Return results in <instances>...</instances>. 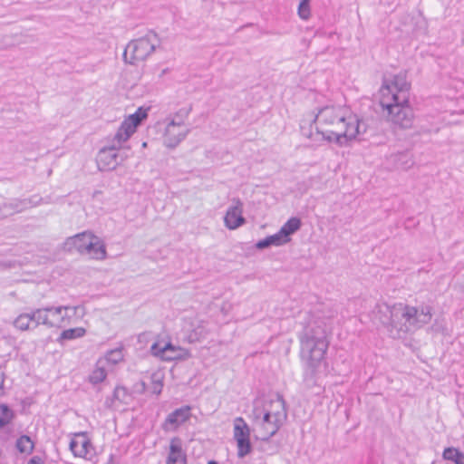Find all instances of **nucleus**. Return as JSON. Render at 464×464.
<instances>
[{
  "label": "nucleus",
  "instance_id": "obj_6",
  "mask_svg": "<svg viewBox=\"0 0 464 464\" xmlns=\"http://www.w3.org/2000/svg\"><path fill=\"white\" fill-rule=\"evenodd\" d=\"M382 107L387 111V118L394 126L400 129H410L413 125L414 111L408 102H381Z\"/></svg>",
  "mask_w": 464,
  "mask_h": 464
},
{
  "label": "nucleus",
  "instance_id": "obj_18",
  "mask_svg": "<svg viewBox=\"0 0 464 464\" xmlns=\"http://www.w3.org/2000/svg\"><path fill=\"white\" fill-rule=\"evenodd\" d=\"M343 115V110L340 107L325 106L319 110L313 123L318 122L320 125L324 124L332 128L338 121H342Z\"/></svg>",
  "mask_w": 464,
  "mask_h": 464
},
{
  "label": "nucleus",
  "instance_id": "obj_5",
  "mask_svg": "<svg viewBox=\"0 0 464 464\" xmlns=\"http://www.w3.org/2000/svg\"><path fill=\"white\" fill-rule=\"evenodd\" d=\"M410 89L411 84L403 72L393 75L392 79L384 78L381 88V102H408Z\"/></svg>",
  "mask_w": 464,
  "mask_h": 464
},
{
  "label": "nucleus",
  "instance_id": "obj_10",
  "mask_svg": "<svg viewBox=\"0 0 464 464\" xmlns=\"http://www.w3.org/2000/svg\"><path fill=\"white\" fill-rule=\"evenodd\" d=\"M118 150L114 145L107 144L99 150L96 162L101 171L113 170L120 164L122 157L120 156Z\"/></svg>",
  "mask_w": 464,
  "mask_h": 464
},
{
  "label": "nucleus",
  "instance_id": "obj_32",
  "mask_svg": "<svg viewBox=\"0 0 464 464\" xmlns=\"http://www.w3.org/2000/svg\"><path fill=\"white\" fill-rule=\"evenodd\" d=\"M442 457L444 459L450 460L454 464H464V453L459 449L449 447L443 450Z\"/></svg>",
  "mask_w": 464,
  "mask_h": 464
},
{
  "label": "nucleus",
  "instance_id": "obj_26",
  "mask_svg": "<svg viewBox=\"0 0 464 464\" xmlns=\"http://www.w3.org/2000/svg\"><path fill=\"white\" fill-rule=\"evenodd\" d=\"M149 108L145 109L143 107L138 108V110L130 114L123 123L127 125V129H130L134 132L136 131L137 127L148 117Z\"/></svg>",
  "mask_w": 464,
  "mask_h": 464
},
{
  "label": "nucleus",
  "instance_id": "obj_41",
  "mask_svg": "<svg viewBox=\"0 0 464 464\" xmlns=\"http://www.w3.org/2000/svg\"><path fill=\"white\" fill-rule=\"evenodd\" d=\"M357 123L360 124V129H359V132H358V136H359L361 134H363L366 131V124H365V122H363L362 121H360L356 117V124Z\"/></svg>",
  "mask_w": 464,
  "mask_h": 464
},
{
  "label": "nucleus",
  "instance_id": "obj_9",
  "mask_svg": "<svg viewBox=\"0 0 464 464\" xmlns=\"http://www.w3.org/2000/svg\"><path fill=\"white\" fill-rule=\"evenodd\" d=\"M43 201V198L34 195L27 198H14L9 202L4 203L0 207V218L12 216L15 213H21L28 208L38 206Z\"/></svg>",
  "mask_w": 464,
  "mask_h": 464
},
{
  "label": "nucleus",
  "instance_id": "obj_37",
  "mask_svg": "<svg viewBox=\"0 0 464 464\" xmlns=\"http://www.w3.org/2000/svg\"><path fill=\"white\" fill-rule=\"evenodd\" d=\"M297 14L302 20H308L311 16V9H310V0H301L298 8Z\"/></svg>",
  "mask_w": 464,
  "mask_h": 464
},
{
  "label": "nucleus",
  "instance_id": "obj_7",
  "mask_svg": "<svg viewBox=\"0 0 464 464\" xmlns=\"http://www.w3.org/2000/svg\"><path fill=\"white\" fill-rule=\"evenodd\" d=\"M264 412H269L270 416L285 420L287 418V412L285 401L283 397L276 394L275 398L256 401L251 413L252 419L260 420L261 413Z\"/></svg>",
  "mask_w": 464,
  "mask_h": 464
},
{
  "label": "nucleus",
  "instance_id": "obj_1",
  "mask_svg": "<svg viewBox=\"0 0 464 464\" xmlns=\"http://www.w3.org/2000/svg\"><path fill=\"white\" fill-rule=\"evenodd\" d=\"M300 344L304 382L308 388L317 386L319 370L329 346L325 330L321 326H307L300 335Z\"/></svg>",
  "mask_w": 464,
  "mask_h": 464
},
{
  "label": "nucleus",
  "instance_id": "obj_43",
  "mask_svg": "<svg viewBox=\"0 0 464 464\" xmlns=\"http://www.w3.org/2000/svg\"><path fill=\"white\" fill-rule=\"evenodd\" d=\"M4 387V373L0 372V389Z\"/></svg>",
  "mask_w": 464,
  "mask_h": 464
},
{
  "label": "nucleus",
  "instance_id": "obj_27",
  "mask_svg": "<svg viewBox=\"0 0 464 464\" xmlns=\"http://www.w3.org/2000/svg\"><path fill=\"white\" fill-rule=\"evenodd\" d=\"M285 240H284L281 235L277 232L274 235L268 236L264 239L259 240L256 244V247L257 249H265L270 247L272 246H280L285 245Z\"/></svg>",
  "mask_w": 464,
  "mask_h": 464
},
{
  "label": "nucleus",
  "instance_id": "obj_33",
  "mask_svg": "<svg viewBox=\"0 0 464 464\" xmlns=\"http://www.w3.org/2000/svg\"><path fill=\"white\" fill-rule=\"evenodd\" d=\"M14 418L15 412L7 404H0V430L10 424Z\"/></svg>",
  "mask_w": 464,
  "mask_h": 464
},
{
  "label": "nucleus",
  "instance_id": "obj_40",
  "mask_svg": "<svg viewBox=\"0 0 464 464\" xmlns=\"http://www.w3.org/2000/svg\"><path fill=\"white\" fill-rule=\"evenodd\" d=\"M202 334H203V329L202 328L195 329L188 335V339H189L190 342L198 341L199 339V336L202 335Z\"/></svg>",
  "mask_w": 464,
  "mask_h": 464
},
{
  "label": "nucleus",
  "instance_id": "obj_46",
  "mask_svg": "<svg viewBox=\"0 0 464 464\" xmlns=\"http://www.w3.org/2000/svg\"><path fill=\"white\" fill-rule=\"evenodd\" d=\"M100 193H101L100 191H95L93 196L95 197L97 194H100Z\"/></svg>",
  "mask_w": 464,
  "mask_h": 464
},
{
  "label": "nucleus",
  "instance_id": "obj_3",
  "mask_svg": "<svg viewBox=\"0 0 464 464\" xmlns=\"http://www.w3.org/2000/svg\"><path fill=\"white\" fill-rule=\"evenodd\" d=\"M316 132L323 136V140L334 142L339 146H346L349 141L358 137L360 124H356V116H342V121L336 122L335 126L324 129L316 126Z\"/></svg>",
  "mask_w": 464,
  "mask_h": 464
},
{
  "label": "nucleus",
  "instance_id": "obj_21",
  "mask_svg": "<svg viewBox=\"0 0 464 464\" xmlns=\"http://www.w3.org/2000/svg\"><path fill=\"white\" fill-rule=\"evenodd\" d=\"M167 464H187V455L182 450V440L179 437H174L170 440Z\"/></svg>",
  "mask_w": 464,
  "mask_h": 464
},
{
  "label": "nucleus",
  "instance_id": "obj_4",
  "mask_svg": "<svg viewBox=\"0 0 464 464\" xmlns=\"http://www.w3.org/2000/svg\"><path fill=\"white\" fill-rule=\"evenodd\" d=\"M160 41L158 34L150 31L144 36L131 40L123 52L125 63L136 64L145 61L160 46Z\"/></svg>",
  "mask_w": 464,
  "mask_h": 464
},
{
  "label": "nucleus",
  "instance_id": "obj_38",
  "mask_svg": "<svg viewBox=\"0 0 464 464\" xmlns=\"http://www.w3.org/2000/svg\"><path fill=\"white\" fill-rule=\"evenodd\" d=\"M106 360L109 362H111L113 364H115L118 362L121 361L122 360L121 350L116 349V350H111V351L108 352L107 354H106Z\"/></svg>",
  "mask_w": 464,
  "mask_h": 464
},
{
  "label": "nucleus",
  "instance_id": "obj_2",
  "mask_svg": "<svg viewBox=\"0 0 464 464\" xmlns=\"http://www.w3.org/2000/svg\"><path fill=\"white\" fill-rule=\"evenodd\" d=\"M432 318V307L430 304L411 306L402 303L395 304V321L391 337L403 338L407 334L420 329Z\"/></svg>",
  "mask_w": 464,
  "mask_h": 464
},
{
  "label": "nucleus",
  "instance_id": "obj_13",
  "mask_svg": "<svg viewBox=\"0 0 464 464\" xmlns=\"http://www.w3.org/2000/svg\"><path fill=\"white\" fill-rule=\"evenodd\" d=\"M372 313L374 319L378 320L391 335L395 321V304L392 305L386 303L377 304Z\"/></svg>",
  "mask_w": 464,
  "mask_h": 464
},
{
  "label": "nucleus",
  "instance_id": "obj_44",
  "mask_svg": "<svg viewBox=\"0 0 464 464\" xmlns=\"http://www.w3.org/2000/svg\"><path fill=\"white\" fill-rule=\"evenodd\" d=\"M208 464H218L216 460H209Z\"/></svg>",
  "mask_w": 464,
  "mask_h": 464
},
{
  "label": "nucleus",
  "instance_id": "obj_8",
  "mask_svg": "<svg viewBox=\"0 0 464 464\" xmlns=\"http://www.w3.org/2000/svg\"><path fill=\"white\" fill-rule=\"evenodd\" d=\"M234 439L237 445L238 458H244L251 452L250 429L242 417H237L235 420Z\"/></svg>",
  "mask_w": 464,
  "mask_h": 464
},
{
  "label": "nucleus",
  "instance_id": "obj_17",
  "mask_svg": "<svg viewBox=\"0 0 464 464\" xmlns=\"http://www.w3.org/2000/svg\"><path fill=\"white\" fill-rule=\"evenodd\" d=\"M76 436H82L83 440L81 442L76 440H72L69 445L71 451L75 457L92 460V457L95 455V450L91 440L86 437L85 432H79Z\"/></svg>",
  "mask_w": 464,
  "mask_h": 464
},
{
  "label": "nucleus",
  "instance_id": "obj_22",
  "mask_svg": "<svg viewBox=\"0 0 464 464\" xmlns=\"http://www.w3.org/2000/svg\"><path fill=\"white\" fill-rule=\"evenodd\" d=\"M31 316L33 320V327L37 328L40 324H44L48 328H53L57 325V322L51 320L46 307L37 308L31 311Z\"/></svg>",
  "mask_w": 464,
  "mask_h": 464
},
{
  "label": "nucleus",
  "instance_id": "obj_31",
  "mask_svg": "<svg viewBox=\"0 0 464 464\" xmlns=\"http://www.w3.org/2000/svg\"><path fill=\"white\" fill-rule=\"evenodd\" d=\"M31 312L21 314L14 321V325L21 331L34 330Z\"/></svg>",
  "mask_w": 464,
  "mask_h": 464
},
{
  "label": "nucleus",
  "instance_id": "obj_15",
  "mask_svg": "<svg viewBox=\"0 0 464 464\" xmlns=\"http://www.w3.org/2000/svg\"><path fill=\"white\" fill-rule=\"evenodd\" d=\"M234 205L230 206L225 215V226L228 229H237L246 223L245 218L242 216L243 204L239 198H233Z\"/></svg>",
  "mask_w": 464,
  "mask_h": 464
},
{
  "label": "nucleus",
  "instance_id": "obj_47",
  "mask_svg": "<svg viewBox=\"0 0 464 464\" xmlns=\"http://www.w3.org/2000/svg\"><path fill=\"white\" fill-rule=\"evenodd\" d=\"M146 146H147V142H143L142 147H146Z\"/></svg>",
  "mask_w": 464,
  "mask_h": 464
},
{
  "label": "nucleus",
  "instance_id": "obj_23",
  "mask_svg": "<svg viewBox=\"0 0 464 464\" xmlns=\"http://www.w3.org/2000/svg\"><path fill=\"white\" fill-rule=\"evenodd\" d=\"M302 221L299 218H290L279 229L278 233L285 243L291 241V236L301 228Z\"/></svg>",
  "mask_w": 464,
  "mask_h": 464
},
{
  "label": "nucleus",
  "instance_id": "obj_28",
  "mask_svg": "<svg viewBox=\"0 0 464 464\" xmlns=\"http://www.w3.org/2000/svg\"><path fill=\"white\" fill-rule=\"evenodd\" d=\"M86 334V330L83 327H75L63 330L60 336L57 338V342L61 344L63 343V341L67 340H74L77 338L83 337Z\"/></svg>",
  "mask_w": 464,
  "mask_h": 464
},
{
  "label": "nucleus",
  "instance_id": "obj_12",
  "mask_svg": "<svg viewBox=\"0 0 464 464\" xmlns=\"http://www.w3.org/2000/svg\"><path fill=\"white\" fill-rule=\"evenodd\" d=\"M260 425L262 441H268L271 437L276 434L285 420L270 416L269 412L261 413L260 420H253Z\"/></svg>",
  "mask_w": 464,
  "mask_h": 464
},
{
  "label": "nucleus",
  "instance_id": "obj_39",
  "mask_svg": "<svg viewBox=\"0 0 464 464\" xmlns=\"http://www.w3.org/2000/svg\"><path fill=\"white\" fill-rule=\"evenodd\" d=\"M163 383L160 380H152L151 392L159 395L161 393Z\"/></svg>",
  "mask_w": 464,
  "mask_h": 464
},
{
  "label": "nucleus",
  "instance_id": "obj_30",
  "mask_svg": "<svg viewBox=\"0 0 464 464\" xmlns=\"http://www.w3.org/2000/svg\"><path fill=\"white\" fill-rule=\"evenodd\" d=\"M130 397L128 390L123 386H116L111 398H107L105 404L111 407L114 401H119L123 403H127V399Z\"/></svg>",
  "mask_w": 464,
  "mask_h": 464
},
{
  "label": "nucleus",
  "instance_id": "obj_14",
  "mask_svg": "<svg viewBox=\"0 0 464 464\" xmlns=\"http://www.w3.org/2000/svg\"><path fill=\"white\" fill-rule=\"evenodd\" d=\"M181 352L180 347L173 345L170 342L165 343L163 345L160 342H155L150 346L151 354L164 361L181 359Z\"/></svg>",
  "mask_w": 464,
  "mask_h": 464
},
{
  "label": "nucleus",
  "instance_id": "obj_24",
  "mask_svg": "<svg viewBox=\"0 0 464 464\" xmlns=\"http://www.w3.org/2000/svg\"><path fill=\"white\" fill-rule=\"evenodd\" d=\"M133 133L134 131L127 129V125L122 122L111 140H108V145H114L116 149H120L122 143L127 141Z\"/></svg>",
  "mask_w": 464,
  "mask_h": 464
},
{
  "label": "nucleus",
  "instance_id": "obj_19",
  "mask_svg": "<svg viewBox=\"0 0 464 464\" xmlns=\"http://www.w3.org/2000/svg\"><path fill=\"white\" fill-rule=\"evenodd\" d=\"M178 126H170L168 122L165 134H164V145L169 149L176 148L189 133L190 130L186 129L184 130H177Z\"/></svg>",
  "mask_w": 464,
  "mask_h": 464
},
{
  "label": "nucleus",
  "instance_id": "obj_45",
  "mask_svg": "<svg viewBox=\"0 0 464 464\" xmlns=\"http://www.w3.org/2000/svg\"><path fill=\"white\" fill-rule=\"evenodd\" d=\"M141 385H142L143 390H145L146 384L144 382H141Z\"/></svg>",
  "mask_w": 464,
  "mask_h": 464
},
{
  "label": "nucleus",
  "instance_id": "obj_16",
  "mask_svg": "<svg viewBox=\"0 0 464 464\" xmlns=\"http://www.w3.org/2000/svg\"><path fill=\"white\" fill-rule=\"evenodd\" d=\"M190 410L189 406H183L170 412L161 425L162 430L165 431L177 430L190 418Z\"/></svg>",
  "mask_w": 464,
  "mask_h": 464
},
{
  "label": "nucleus",
  "instance_id": "obj_42",
  "mask_svg": "<svg viewBox=\"0 0 464 464\" xmlns=\"http://www.w3.org/2000/svg\"><path fill=\"white\" fill-rule=\"evenodd\" d=\"M27 464H44V461L40 457L34 456L32 459L28 460Z\"/></svg>",
  "mask_w": 464,
  "mask_h": 464
},
{
  "label": "nucleus",
  "instance_id": "obj_35",
  "mask_svg": "<svg viewBox=\"0 0 464 464\" xmlns=\"http://www.w3.org/2000/svg\"><path fill=\"white\" fill-rule=\"evenodd\" d=\"M86 254L92 255L96 259L102 260L106 257L105 246L96 237V239L93 240V247L87 250Z\"/></svg>",
  "mask_w": 464,
  "mask_h": 464
},
{
  "label": "nucleus",
  "instance_id": "obj_34",
  "mask_svg": "<svg viewBox=\"0 0 464 464\" xmlns=\"http://www.w3.org/2000/svg\"><path fill=\"white\" fill-rule=\"evenodd\" d=\"M191 110V106L179 109L169 121V123H170V126H183L184 121L188 117Z\"/></svg>",
  "mask_w": 464,
  "mask_h": 464
},
{
  "label": "nucleus",
  "instance_id": "obj_20",
  "mask_svg": "<svg viewBox=\"0 0 464 464\" xmlns=\"http://www.w3.org/2000/svg\"><path fill=\"white\" fill-rule=\"evenodd\" d=\"M388 160L396 169L407 170L414 165L413 154L409 150L392 154Z\"/></svg>",
  "mask_w": 464,
  "mask_h": 464
},
{
  "label": "nucleus",
  "instance_id": "obj_25",
  "mask_svg": "<svg viewBox=\"0 0 464 464\" xmlns=\"http://www.w3.org/2000/svg\"><path fill=\"white\" fill-rule=\"evenodd\" d=\"M46 312L48 313V315L51 320H53L54 322H57V325L55 327H62L63 324L64 323L65 319L69 316L67 314H62L63 311H67L69 309H73L74 311L77 309V307H71L68 305H60V306H45Z\"/></svg>",
  "mask_w": 464,
  "mask_h": 464
},
{
  "label": "nucleus",
  "instance_id": "obj_36",
  "mask_svg": "<svg viewBox=\"0 0 464 464\" xmlns=\"http://www.w3.org/2000/svg\"><path fill=\"white\" fill-rule=\"evenodd\" d=\"M100 362H97L96 368L92 372L89 376V382L92 384H98L103 382L107 376L106 370L103 366L99 365Z\"/></svg>",
  "mask_w": 464,
  "mask_h": 464
},
{
  "label": "nucleus",
  "instance_id": "obj_29",
  "mask_svg": "<svg viewBox=\"0 0 464 464\" xmlns=\"http://www.w3.org/2000/svg\"><path fill=\"white\" fill-rule=\"evenodd\" d=\"M15 447L20 453L31 454L34 449V443L28 435H21L15 442Z\"/></svg>",
  "mask_w": 464,
  "mask_h": 464
},
{
  "label": "nucleus",
  "instance_id": "obj_11",
  "mask_svg": "<svg viewBox=\"0 0 464 464\" xmlns=\"http://www.w3.org/2000/svg\"><path fill=\"white\" fill-rule=\"evenodd\" d=\"M94 239L96 237L92 233L84 231L69 237L64 242L63 248L69 252L76 250L81 254H86L87 250L93 247Z\"/></svg>",
  "mask_w": 464,
  "mask_h": 464
}]
</instances>
